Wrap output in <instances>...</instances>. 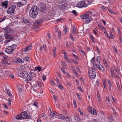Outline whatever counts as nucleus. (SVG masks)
Segmentation results:
<instances>
[{"label":"nucleus","instance_id":"obj_1","mask_svg":"<svg viewBox=\"0 0 122 122\" xmlns=\"http://www.w3.org/2000/svg\"><path fill=\"white\" fill-rule=\"evenodd\" d=\"M38 8L36 5L32 7L29 11V16L33 19H35L37 16L38 12Z\"/></svg>","mask_w":122,"mask_h":122},{"label":"nucleus","instance_id":"obj_2","mask_svg":"<svg viewBox=\"0 0 122 122\" xmlns=\"http://www.w3.org/2000/svg\"><path fill=\"white\" fill-rule=\"evenodd\" d=\"M92 13L91 11H88L86 13L81 16L82 19H86L85 21V23H89L92 20Z\"/></svg>","mask_w":122,"mask_h":122},{"label":"nucleus","instance_id":"obj_3","mask_svg":"<svg viewBox=\"0 0 122 122\" xmlns=\"http://www.w3.org/2000/svg\"><path fill=\"white\" fill-rule=\"evenodd\" d=\"M4 36L5 39L7 40L6 41V42H10L14 39V37L11 33H5Z\"/></svg>","mask_w":122,"mask_h":122},{"label":"nucleus","instance_id":"obj_4","mask_svg":"<svg viewBox=\"0 0 122 122\" xmlns=\"http://www.w3.org/2000/svg\"><path fill=\"white\" fill-rule=\"evenodd\" d=\"M43 84V82L41 79H39L37 81L34 82L33 83V86L34 87L40 88Z\"/></svg>","mask_w":122,"mask_h":122},{"label":"nucleus","instance_id":"obj_5","mask_svg":"<svg viewBox=\"0 0 122 122\" xmlns=\"http://www.w3.org/2000/svg\"><path fill=\"white\" fill-rule=\"evenodd\" d=\"M16 6L15 5H10L9 8L7 11V13L10 15H13L15 12V9Z\"/></svg>","mask_w":122,"mask_h":122},{"label":"nucleus","instance_id":"obj_6","mask_svg":"<svg viewBox=\"0 0 122 122\" xmlns=\"http://www.w3.org/2000/svg\"><path fill=\"white\" fill-rule=\"evenodd\" d=\"M87 6V5L85 3L84 1H81L79 2L77 4L76 6L79 8H81L86 7Z\"/></svg>","mask_w":122,"mask_h":122},{"label":"nucleus","instance_id":"obj_7","mask_svg":"<svg viewBox=\"0 0 122 122\" xmlns=\"http://www.w3.org/2000/svg\"><path fill=\"white\" fill-rule=\"evenodd\" d=\"M39 8L40 11L43 13L45 10L46 5L44 3H41L39 6Z\"/></svg>","mask_w":122,"mask_h":122},{"label":"nucleus","instance_id":"obj_8","mask_svg":"<svg viewBox=\"0 0 122 122\" xmlns=\"http://www.w3.org/2000/svg\"><path fill=\"white\" fill-rule=\"evenodd\" d=\"M21 115L22 119H29L30 118L31 116L30 115H28L26 112H22L21 113Z\"/></svg>","mask_w":122,"mask_h":122},{"label":"nucleus","instance_id":"obj_9","mask_svg":"<svg viewBox=\"0 0 122 122\" xmlns=\"http://www.w3.org/2000/svg\"><path fill=\"white\" fill-rule=\"evenodd\" d=\"M19 75L22 77L25 78L27 77L28 76V75L26 71H24L23 72H20Z\"/></svg>","mask_w":122,"mask_h":122},{"label":"nucleus","instance_id":"obj_10","mask_svg":"<svg viewBox=\"0 0 122 122\" xmlns=\"http://www.w3.org/2000/svg\"><path fill=\"white\" fill-rule=\"evenodd\" d=\"M14 50V49L12 48L11 46H10L7 47L5 49L6 52L9 54H11Z\"/></svg>","mask_w":122,"mask_h":122},{"label":"nucleus","instance_id":"obj_11","mask_svg":"<svg viewBox=\"0 0 122 122\" xmlns=\"http://www.w3.org/2000/svg\"><path fill=\"white\" fill-rule=\"evenodd\" d=\"M95 66H96L97 67L101 72H104L105 71V69L101 65H99L96 64H95Z\"/></svg>","mask_w":122,"mask_h":122},{"label":"nucleus","instance_id":"obj_12","mask_svg":"<svg viewBox=\"0 0 122 122\" xmlns=\"http://www.w3.org/2000/svg\"><path fill=\"white\" fill-rule=\"evenodd\" d=\"M67 4H65L64 5H60L59 6V8L63 11L64 12L66 11L67 9V8L66 7L67 6Z\"/></svg>","mask_w":122,"mask_h":122},{"label":"nucleus","instance_id":"obj_13","mask_svg":"<svg viewBox=\"0 0 122 122\" xmlns=\"http://www.w3.org/2000/svg\"><path fill=\"white\" fill-rule=\"evenodd\" d=\"M26 1L25 0H22L21 1L18 2L17 4V5L19 7L24 5L26 4Z\"/></svg>","mask_w":122,"mask_h":122},{"label":"nucleus","instance_id":"obj_14","mask_svg":"<svg viewBox=\"0 0 122 122\" xmlns=\"http://www.w3.org/2000/svg\"><path fill=\"white\" fill-rule=\"evenodd\" d=\"M74 117L75 120L77 122H79L81 120L79 117V115L75 113L74 114Z\"/></svg>","mask_w":122,"mask_h":122},{"label":"nucleus","instance_id":"obj_15","mask_svg":"<svg viewBox=\"0 0 122 122\" xmlns=\"http://www.w3.org/2000/svg\"><path fill=\"white\" fill-rule=\"evenodd\" d=\"M25 81L27 83H29V81H30L32 79L33 77L29 75V77L28 76L26 77Z\"/></svg>","mask_w":122,"mask_h":122},{"label":"nucleus","instance_id":"obj_16","mask_svg":"<svg viewBox=\"0 0 122 122\" xmlns=\"http://www.w3.org/2000/svg\"><path fill=\"white\" fill-rule=\"evenodd\" d=\"M3 29L7 33H9L11 30L10 28L7 26H6L5 28H3Z\"/></svg>","mask_w":122,"mask_h":122},{"label":"nucleus","instance_id":"obj_17","mask_svg":"<svg viewBox=\"0 0 122 122\" xmlns=\"http://www.w3.org/2000/svg\"><path fill=\"white\" fill-rule=\"evenodd\" d=\"M110 71L112 77H115V74L114 73V70L112 68H111L110 69Z\"/></svg>","mask_w":122,"mask_h":122},{"label":"nucleus","instance_id":"obj_18","mask_svg":"<svg viewBox=\"0 0 122 122\" xmlns=\"http://www.w3.org/2000/svg\"><path fill=\"white\" fill-rule=\"evenodd\" d=\"M15 61L17 63H23L24 62V61L22 59L20 58H17L15 59Z\"/></svg>","mask_w":122,"mask_h":122},{"label":"nucleus","instance_id":"obj_19","mask_svg":"<svg viewBox=\"0 0 122 122\" xmlns=\"http://www.w3.org/2000/svg\"><path fill=\"white\" fill-rule=\"evenodd\" d=\"M65 116L62 114H59L55 116V117L61 119L63 120L64 119Z\"/></svg>","mask_w":122,"mask_h":122},{"label":"nucleus","instance_id":"obj_20","mask_svg":"<svg viewBox=\"0 0 122 122\" xmlns=\"http://www.w3.org/2000/svg\"><path fill=\"white\" fill-rule=\"evenodd\" d=\"M95 68H94L93 69L92 68H91V69H90L89 70H88V73H92L94 74H96V73L95 71Z\"/></svg>","mask_w":122,"mask_h":122},{"label":"nucleus","instance_id":"obj_21","mask_svg":"<svg viewBox=\"0 0 122 122\" xmlns=\"http://www.w3.org/2000/svg\"><path fill=\"white\" fill-rule=\"evenodd\" d=\"M71 118L69 117H66L65 116L63 120H66V121L70 122L71 120Z\"/></svg>","mask_w":122,"mask_h":122},{"label":"nucleus","instance_id":"obj_22","mask_svg":"<svg viewBox=\"0 0 122 122\" xmlns=\"http://www.w3.org/2000/svg\"><path fill=\"white\" fill-rule=\"evenodd\" d=\"M31 45H30L26 47L24 50V51L25 52H26L29 50H30L31 49Z\"/></svg>","mask_w":122,"mask_h":122},{"label":"nucleus","instance_id":"obj_23","mask_svg":"<svg viewBox=\"0 0 122 122\" xmlns=\"http://www.w3.org/2000/svg\"><path fill=\"white\" fill-rule=\"evenodd\" d=\"M8 5V2L7 1H5L4 2L2 3V6H4L5 8H6L7 7Z\"/></svg>","mask_w":122,"mask_h":122},{"label":"nucleus","instance_id":"obj_24","mask_svg":"<svg viewBox=\"0 0 122 122\" xmlns=\"http://www.w3.org/2000/svg\"><path fill=\"white\" fill-rule=\"evenodd\" d=\"M56 113V112H51L50 113L49 115V118H51V117H54Z\"/></svg>","mask_w":122,"mask_h":122},{"label":"nucleus","instance_id":"obj_25","mask_svg":"<svg viewBox=\"0 0 122 122\" xmlns=\"http://www.w3.org/2000/svg\"><path fill=\"white\" fill-rule=\"evenodd\" d=\"M22 21L25 24L30 23V21L26 19H22Z\"/></svg>","mask_w":122,"mask_h":122},{"label":"nucleus","instance_id":"obj_26","mask_svg":"<svg viewBox=\"0 0 122 122\" xmlns=\"http://www.w3.org/2000/svg\"><path fill=\"white\" fill-rule=\"evenodd\" d=\"M89 75L90 77L92 78H94L96 77V74H94L92 73H89Z\"/></svg>","mask_w":122,"mask_h":122},{"label":"nucleus","instance_id":"obj_27","mask_svg":"<svg viewBox=\"0 0 122 122\" xmlns=\"http://www.w3.org/2000/svg\"><path fill=\"white\" fill-rule=\"evenodd\" d=\"M59 4H60V5H62L67 4H66V1L65 0H62L60 1L59 2Z\"/></svg>","mask_w":122,"mask_h":122},{"label":"nucleus","instance_id":"obj_28","mask_svg":"<svg viewBox=\"0 0 122 122\" xmlns=\"http://www.w3.org/2000/svg\"><path fill=\"white\" fill-rule=\"evenodd\" d=\"M71 32H72L73 35L75 36V34H76V28L75 27H74L73 29H72L71 31Z\"/></svg>","mask_w":122,"mask_h":122},{"label":"nucleus","instance_id":"obj_29","mask_svg":"<svg viewBox=\"0 0 122 122\" xmlns=\"http://www.w3.org/2000/svg\"><path fill=\"white\" fill-rule=\"evenodd\" d=\"M15 118L18 120L23 119L21 114H19L17 115V116L15 117Z\"/></svg>","mask_w":122,"mask_h":122},{"label":"nucleus","instance_id":"obj_30","mask_svg":"<svg viewBox=\"0 0 122 122\" xmlns=\"http://www.w3.org/2000/svg\"><path fill=\"white\" fill-rule=\"evenodd\" d=\"M43 20H37L35 22L36 25H38L40 24L42 22Z\"/></svg>","mask_w":122,"mask_h":122},{"label":"nucleus","instance_id":"obj_31","mask_svg":"<svg viewBox=\"0 0 122 122\" xmlns=\"http://www.w3.org/2000/svg\"><path fill=\"white\" fill-rule=\"evenodd\" d=\"M97 96L98 98V100L100 103L101 102V98L98 92H97Z\"/></svg>","mask_w":122,"mask_h":122},{"label":"nucleus","instance_id":"obj_32","mask_svg":"<svg viewBox=\"0 0 122 122\" xmlns=\"http://www.w3.org/2000/svg\"><path fill=\"white\" fill-rule=\"evenodd\" d=\"M30 75L32 76L33 77H36V75L34 72H30L29 73Z\"/></svg>","mask_w":122,"mask_h":122},{"label":"nucleus","instance_id":"obj_33","mask_svg":"<svg viewBox=\"0 0 122 122\" xmlns=\"http://www.w3.org/2000/svg\"><path fill=\"white\" fill-rule=\"evenodd\" d=\"M98 25L99 28L101 29H102L103 31H105V28L103 26H102L100 24Z\"/></svg>","mask_w":122,"mask_h":122},{"label":"nucleus","instance_id":"obj_34","mask_svg":"<svg viewBox=\"0 0 122 122\" xmlns=\"http://www.w3.org/2000/svg\"><path fill=\"white\" fill-rule=\"evenodd\" d=\"M6 90L7 94H8V96L10 97H12V95L10 92H9V90L6 89Z\"/></svg>","mask_w":122,"mask_h":122},{"label":"nucleus","instance_id":"obj_35","mask_svg":"<svg viewBox=\"0 0 122 122\" xmlns=\"http://www.w3.org/2000/svg\"><path fill=\"white\" fill-rule=\"evenodd\" d=\"M95 58L94 57H93L92 59L91 60V62L93 63V66H95V64L94 63V62L95 61Z\"/></svg>","mask_w":122,"mask_h":122},{"label":"nucleus","instance_id":"obj_36","mask_svg":"<svg viewBox=\"0 0 122 122\" xmlns=\"http://www.w3.org/2000/svg\"><path fill=\"white\" fill-rule=\"evenodd\" d=\"M8 59V57L6 56H4L3 57V61H7Z\"/></svg>","mask_w":122,"mask_h":122},{"label":"nucleus","instance_id":"obj_37","mask_svg":"<svg viewBox=\"0 0 122 122\" xmlns=\"http://www.w3.org/2000/svg\"><path fill=\"white\" fill-rule=\"evenodd\" d=\"M73 72L75 74L76 76H79V75L78 73L74 69H73Z\"/></svg>","mask_w":122,"mask_h":122},{"label":"nucleus","instance_id":"obj_38","mask_svg":"<svg viewBox=\"0 0 122 122\" xmlns=\"http://www.w3.org/2000/svg\"><path fill=\"white\" fill-rule=\"evenodd\" d=\"M103 61L104 65H106L107 67H108L109 66L108 65V64L106 60L105 59H103Z\"/></svg>","mask_w":122,"mask_h":122},{"label":"nucleus","instance_id":"obj_39","mask_svg":"<svg viewBox=\"0 0 122 122\" xmlns=\"http://www.w3.org/2000/svg\"><path fill=\"white\" fill-rule=\"evenodd\" d=\"M101 57L100 56L98 57L97 59V61L99 64L100 63V62L101 61Z\"/></svg>","mask_w":122,"mask_h":122},{"label":"nucleus","instance_id":"obj_40","mask_svg":"<svg viewBox=\"0 0 122 122\" xmlns=\"http://www.w3.org/2000/svg\"><path fill=\"white\" fill-rule=\"evenodd\" d=\"M91 113L92 114L95 115H96L97 114V113L96 111L94 109H93L92 112Z\"/></svg>","mask_w":122,"mask_h":122},{"label":"nucleus","instance_id":"obj_41","mask_svg":"<svg viewBox=\"0 0 122 122\" xmlns=\"http://www.w3.org/2000/svg\"><path fill=\"white\" fill-rule=\"evenodd\" d=\"M104 31V33L106 35V36L109 39H111V37H110V36H109V35L108 34L107 32L106 31Z\"/></svg>","mask_w":122,"mask_h":122},{"label":"nucleus","instance_id":"obj_42","mask_svg":"<svg viewBox=\"0 0 122 122\" xmlns=\"http://www.w3.org/2000/svg\"><path fill=\"white\" fill-rule=\"evenodd\" d=\"M94 0H87V3L89 5L91 4L93 2Z\"/></svg>","mask_w":122,"mask_h":122},{"label":"nucleus","instance_id":"obj_43","mask_svg":"<svg viewBox=\"0 0 122 122\" xmlns=\"http://www.w3.org/2000/svg\"><path fill=\"white\" fill-rule=\"evenodd\" d=\"M6 18V17L5 16H4L3 17L1 18H0V22H1L4 20H5Z\"/></svg>","mask_w":122,"mask_h":122},{"label":"nucleus","instance_id":"obj_44","mask_svg":"<svg viewBox=\"0 0 122 122\" xmlns=\"http://www.w3.org/2000/svg\"><path fill=\"white\" fill-rule=\"evenodd\" d=\"M23 59L25 61H27L29 60L30 58L28 57H25Z\"/></svg>","mask_w":122,"mask_h":122},{"label":"nucleus","instance_id":"obj_45","mask_svg":"<svg viewBox=\"0 0 122 122\" xmlns=\"http://www.w3.org/2000/svg\"><path fill=\"white\" fill-rule=\"evenodd\" d=\"M56 49L54 47L53 49V54L54 56H55L56 55Z\"/></svg>","mask_w":122,"mask_h":122},{"label":"nucleus","instance_id":"obj_46","mask_svg":"<svg viewBox=\"0 0 122 122\" xmlns=\"http://www.w3.org/2000/svg\"><path fill=\"white\" fill-rule=\"evenodd\" d=\"M7 100L8 101V105L10 106L11 105V99L9 98H8Z\"/></svg>","mask_w":122,"mask_h":122},{"label":"nucleus","instance_id":"obj_47","mask_svg":"<svg viewBox=\"0 0 122 122\" xmlns=\"http://www.w3.org/2000/svg\"><path fill=\"white\" fill-rule=\"evenodd\" d=\"M114 67L115 69V70L118 73H119V68L117 67V68H116L115 66H114Z\"/></svg>","mask_w":122,"mask_h":122},{"label":"nucleus","instance_id":"obj_48","mask_svg":"<svg viewBox=\"0 0 122 122\" xmlns=\"http://www.w3.org/2000/svg\"><path fill=\"white\" fill-rule=\"evenodd\" d=\"M3 63L5 65L7 66L9 64V63H8L7 61H3Z\"/></svg>","mask_w":122,"mask_h":122},{"label":"nucleus","instance_id":"obj_49","mask_svg":"<svg viewBox=\"0 0 122 122\" xmlns=\"http://www.w3.org/2000/svg\"><path fill=\"white\" fill-rule=\"evenodd\" d=\"M72 13L74 15H76L78 14L77 13L75 10H73L71 11Z\"/></svg>","mask_w":122,"mask_h":122},{"label":"nucleus","instance_id":"obj_50","mask_svg":"<svg viewBox=\"0 0 122 122\" xmlns=\"http://www.w3.org/2000/svg\"><path fill=\"white\" fill-rule=\"evenodd\" d=\"M58 87L61 90H62L63 89V87L62 85L60 84L57 85Z\"/></svg>","mask_w":122,"mask_h":122},{"label":"nucleus","instance_id":"obj_51","mask_svg":"<svg viewBox=\"0 0 122 122\" xmlns=\"http://www.w3.org/2000/svg\"><path fill=\"white\" fill-rule=\"evenodd\" d=\"M93 31L95 33V35L97 36V35H98L97 33V30L96 29H95V30H93Z\"/></svg>","mask_w":122,"mask_h":122},{"label":"nucleus","instance_id":"obj_52","mask_svg":"<svg viewBox=\"0 0 122 122\" xmlns=\"http://www.w3.org/2000/svg\"><path fill=\"white\" fill-rule=\"evenodd\" d=\"M10 46H11V47H12V48L14 49L17 46L16 44H14Z\"/></svg>","mask_w":122,"mask_h":122},{"label":"nucleus","instance_id":"obj_53","mask_svg":"<svg viewBox=\"0 0 122 122\" xmlns=\"http://www.w3.org/2000/svg\"><path fill=\"white\" fill-rule=\"evenodd\" d=\"M36 70H38L39 71H41V68L40 67H36L35 68Z\"/></svg>","mask_w":122,"mask_h":122},{"label":"nucleus","instance_id":"obj_54","mask_svg":"<svg viewBox=\"0 0 122 122\" xmlns=\"http://www.w3.org/2000/svg\"><path fill=\"white\" fill-rule=\"evenodd\" d=\"M72 61L74 63L77 64L78 62L76 60L73 59L72 60Z\"/></svg>","mask_w":122,"mask_h":122},{"label":"nucleus","instance_id":"obj_55","mask_svg":"<svg viewBox=\"0 0 122 122\" xmlns=\"http://www.w3.org/2000/svg\"><path fill=\"white\" fill-rule=\"evenodd\" d=\"M93 110V109L92 107L88 109L89 111L91 113H92V112Z\"/></svg>","mask_w":122,"mask_h":122},{"label":"nucleus","instance_id":"obj_56","mask_svg":"<svg viewBox=\"0 0 122 122\" xmlns=\"http://www.w3.org/2000/svg\"><path fill=\"white\" fill-rule=\"evenodd\" d=\"M66 47H67V48H69V47H70V46L69 45V44H68V43L67 41H66Z\"/></svg>","mask_w":122,"mask_h":122},{"label":"nucleus","instance_id":"obj_57","mask_svg":"<svg viewBox=\"0 0 122 122\" xmlns=\"http://www.w3.org/2000/svg\"><path fill=\"white\" fill-rule=\"evenodd\" d=\"M117 86L118 90H120V87L119 83L117 84Z\"/></svg>","mask_w":122,"mask_h":122},{"label":"nucleus","instance_id":"obj_58","mask_svg":"<svg viewBox=\"0 0 122 122\" xmlns=\"http://www.w3.org/2000/svg\"><path fill=\"white\" fill-rule=\"evenodd\" d=\"M108 10L111 14H113V11L111 9H108Z\"/></svg>","mask_w":122,"mask_h":122},{"label":"nucleus","instance_id":"obj_59","mask_svg":"<svg viewBox=\"0 0 122 122\" xmlns=\"http://www.w3.org/2000/svg\"><path fill=\"white\" fill-rule=\"evenodd\" d=\"M79 51L81 53H82L84 55H85V52H84V51L82 50L81 49H80L79 50Z\"/></svg>","mask_w":122,"mask_h":122},{"label":"nucleus","instance_id":"obj_60","mask_svg":"<svg viewBox=\"0 0 122 122\" xmlns=\"http://www.w3.org/2000/svg\"><path fill=\"white\" fill-rule=\"evenodd\" d=\"M78 111L81 115H82L83 114V113H82V110L81 109H79L78 110Z\"/></svg>","mask_w":122,"mask_h":122},{"label":"nucleus","instance_id":"obj_61","mask_svg":"<svg viewBox=\"0 0 122 122\" xmlns=\"http://www.w3.org/2000/svg\"><path fill=\"white\" fill-rule=\"evenodd\" d=\"M3 39V37L0 36V42L2 41Z\"/></svg>","mask_w":122,"mask_h":122},{"label":"nucleus","instance_id":"obj_62","mask_svg":"<svg viewBox=\"0 0 122 122\" xmlns=\"http://www.w3.org/2000/svg\"><path fill=\"white\" fill-rule=\"evenodd\" d=\"M118 33L120 35H121V31H120V28H118Z\"/></svg>","mask_w":122,"mask_h":122},{"label":"nucleus","instance_id":"obj_63","mask_svg":"<svg viewBox=\"0 0 122 122\" xmlns=\"http://www.w3.org/2000/svg\"><path fill=\"white\" fill-rule=\"evenodd\" d=\"M113 49H114V51H115V52L117 53V51L116 48L115 46H114L113 47Z\"/></svg>","mask_w":122,"mask_h":122},{"label":"nucleus","instance_id":"obj_64","mask_svg":"<svg viewBox=\"0 0 122 122\" xmlns=\"http://www.w3.org/2000/svg\"><path fill=\"white\" fill-rule=\"evenodd\" d=\"M43 49H44V50L45 51H46V45L45 44H44L43 45Z\"/></svg>","mask_w":122,"mask_h":122}]
</instances>
